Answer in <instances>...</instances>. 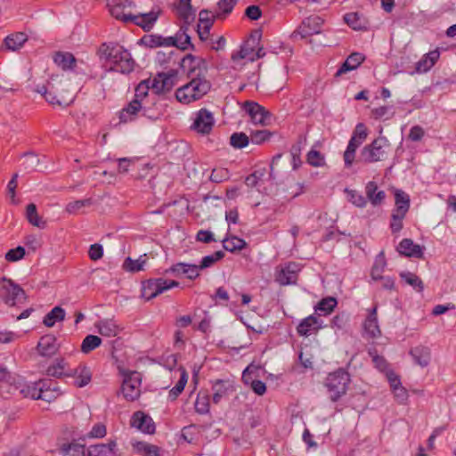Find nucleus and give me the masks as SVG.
<instances>
[{
    "instance_id": "f257e3e1",
    "label": "nucleus",
    "mask_w": 456,
    "mask_h": 456,
    "mask_svg": "<svg viewBox=\"0 0 456 456\" xmlns=\"http://www.w3.org/2000/svg\"><path fill=\"white\" fill-rule=\"evenodd\" d=\"M180 67L191 78L188 84L193 90L196 100L200 99L208 93L211 84L206 79L208 69L204 59L189 53L181 60Z\"/></svg>"
},
{
    "instance_id": "f03ea898",
    "label": "nucleus",
    "mask_w": 456,
    "mask_h": 456,
    "mask_svg": "<svg viewBox=\"0 0 456 456\" xmlns=\"http://www.w3.org/2000/svg\"><path fill=\"white\" fill-rule=\"evenodd\" d=\"M101 58H104L110 65V69L128 74L134 70V61L131 53L117 44H102L100 47Z\"/></svg>"
},
{
    "instance_id": "7ed1b4c3",
    "label": "nucleus",
    "mask_w": 456,
    "mask_h": 456,
    "mask_svg": "<svg viewBox=\"0 0 456 456\" xmlns=\"http://www.w3.org/2000/svg\"><path fill=\"white\" fill-rule=\"evenodd\" d=\"M187 26H182L175 37H163L157 34L144 36L141 39V45L150 48L160 46H175L183 51L191 47L194 50V45L191 42V37L187 34Z\"/></svg>"
},
{
    "instance_id": "20e7f679",
    "label": "nucleus",
    "mask_w": 456,
    "mask_h": 456,
    "mask_svg": "<svg viewBox=\"0 0 456 456\" xmlns=\"http://www.w3.org/2000/svg\"><path fill=\"white\" fill-rule=\"evenodd\" d=\"M350 383V375L347 371L339 369L330 373L326 379L325 386L327 387L331 401H338L346 393Z\"/></svg>"
},
{
    "instance_id": "39448f33",
    "label": "nucleus",
    "mask_w": 456,
    "mask_h": 456,
    "mask_svg": "<svg viewBox=\"0 0 456 456\" xmlns=\"http://www.w3.org/2000/svg\"><path fill=\"white\" fill-rule=\"evenodd\" d=\"M0 298L4 304L14 306L17 304L27 301L24 289L11 279L3 277L0 279Z\"/></svg>"
},
{
    "instance_id": "423d86ee",
    "label": "nucleus",
    "mask_w": 456,
    "mask_h": 456,
    "mask_svg": "<svg viewBox=\"0 0 456 456\" xmlns=\"http://www.w3.org/2000/svg\"><path fill=\"white\" fill-rule=\"evenodd\" d=\"M390 146L385 136H379L371 143L365 145L361 151V159L366 163L383 160L387 156L386 149Z\"/></svg>"
},
{
    "instance_id": "0eeeda50",
    "label": "nucleus",
    "mask_w": 456,
    "mask_h": 456,
    "mask_svg": "<svg viewBox=\"0 0 456 456\" xmlns=\"http://www.w3.org/2000/svg\"><path fill=\"white\" fill-rule=\"evenodd\" d=\"M178 286L179 282L176 281H169L163 278L149 279L142 282V297L146 300H151L164 291Z\"/></svg>"
},
{
    "instance_id": "6e6552de",
    "label": "nucleus",
    "mask_w": 456,
    "mask_h": 456,
    "mask_svg": "<svg viewBox=\"0 0 456 456\" xmlns=\"http://www.w3.org/2000/svg\"><path fill=\"white\" fill-rule=\"evenodd\" d=\"M177 75L178 72L175 69H171L167 73H158L152 79H148L151 90L156 94L170 92L176 84Z\"/></svg>"
},
{
    "instance_id": "1a4fd4ad",
    "label": "nucleus",
    "mask_w": 456,
    "mask_h": 456,
    "mask_svg": "<svg viewBox=\"0 0 456 456\" xmlns=\"http://www.w3.org/2000/svg\"><path fill=\"white\" fill-rule=\"evenodd\" d=\"M36 91L42 94L46 102L53 105L67 106L72 102V98H67L59 92V87L54 83L53 78L48 81L46 85L38 86Z\"/></svg>"
},
{
    "instance_id": "9d476101",
    "label": "nucleus",
    "mask_w": 456,
    "mask_h": 456,
    "mask_svg": "<svg viewBox=\"0 0 456 456\" xmlns=\"http://www.w3.org/2000/svg\"><path fill=\"white\" fill-rule=\"evenodd\" d=\"M324 20L318 15H310L305 18L298 28L292 33V37L299 35L301 38H305L313 35L320 34Z\"/></svg>"
},
{
    "instance_id": "9b49d317",
    "label": "nucleus",
    "mask_w": 456,
    "mask_h": 456,
    "mask_svg": "<svg viewBox=\"0 0 456 456\" xmlns=\"http://www.w3.org/2000/svg\"><path fill=\"white\" fill-rule=\"evenodd\" d=\"M134 6L135 4L132 0H107V7L110 15L124 23H130L131 20H136L134 14L125 13L126 8Z\"/></svg>"
},
{
    "instance_id": "f8f14e48",
    "label": "nucleus",
    "mask_w": 456,
    "mask_h": 456,
    "mask_svg": "<svg viewBox=\"0 0 456 456\" xmlns=\"http://www.w3.org/2000/svg\"><path fill=\"white\" fill-rule=\"evenodd\" d=\"M140 112H142V115L145 117L155 118L153 115L149 113V108L146 106V102H140L133 99L119 111V120L121 123L131 122L137 118Z\"/></svg>"
},
{
    "instance_id": "ddd939ff",
    "label": "nucleus",
    "mask_w": 456,
    "mask_h": 456,
    "mask_svg": "<svg viewBox=\"0 0 456 456\" xmlns=\"http://www.w3.org/2000/svg\"><path fill=\"white\" fill-rule=\"evenodd\" d=\"M215 124L212 113L207 109H201L197 112L191 129L201 134H208Z\"/></svg>"
},
{
    "instance_id": "4468645a",
    "label": "nucleus",
    "mask_w": 456,
    "mask_h": 456,
    "mask_svg": "<svg viewBox=\"0 0 456 456\" xmlns=\"http://www.w3.org/2000/svg\"><path fill=\"white\" fill-rule=\"evenodd\" d=\"M45 156L42 158L35 151H27L20 155V167L27 173L38 171L40 167H46Z\"/></svg>"
},
{
    "instance_id": "2eb2a0df",
    "label": "nucleus",
    "mask_w": 456,
    "mask_h": 456,
    "mask_svg": "<svg viewBox=\"0 0 456 456\" xmlns=\"http://www.w3.org/2000/svg\"><path fill=\"white\" fill-rule=\"evenodd\" d=\"M140 385L141 380L136 372L126 376L121 386L124 397L128 401L135 400L140 395Z\"/></svg>"
},
{
    "instance_id": "dca6fc26",
    "label": "nucleus",
    "mask_w": 456,
    "mask_h": 456,
    "mask_svg": "<svg viewBox=\"0 0 456 456\" xmlns=\"http://www.w3.org/2000/svg\"><path fill=\"white\" fill-rule=\"evenodd\" d=\"M243 110L248 114L252 123L265 125L270 113L256 102L247 101L243 103Z\"/></svg>"
},
{
    "instance_id": "f3484780",
    "label": "nucleus",
    "mask_w": 456,
    "mask_h": 456,
    "mask_svg": "<svg viewBox=\"0 0 456 456\" xmlns=\"http://www.w3.org/2000/svg\"><path fill=\"white\" fill-rule=\"evenodd\" d=\"M160 13V8L156 7L149 12L134 15L136 20H131V23H134L136 26L142 28L144 31H150L153 28Z\"/></svg>"
},
{
    "instance_id": "a211bd4d",
    "label": "nucleus",
    "mask_w": 456,
    "mask_h": 456,
    "mask_svg": "<svg viewBox=\"0 0 456 456\" xmlns=\"http://www.w3.org/2000/svg\"><path fill=\"white\" fill-rule=\"evenodd\" d=\"M56 341L57 338L53 334H46L41 337L37 346L38 354L45 357L54 355L59 350Z\"/></svg>"
},
{
    "instance_id": "6ab92c4d",
    "label": "nucleus",
    "mask_w": 456,
    "mask_h": 456,
    "mask_svg": "<svg viewBox=\"0 0 456 456\" xmlns=\"http://www.w3.org/2000/svg\"><path fill=\"white\" fill-rule=\"evenodd\" d=\"M131 426L146 434L151 435L155 432V424L152 419L140 411L133 414Z\"/></svg>"
},
{
    "instance_id": "aec40b11",
    "label": "nucleus",
    "mask_w": 456,
    "mask_h": 456,
    "mask_svg": "<svg viewBox=\"0 0 456 456\" xmlns=\"http://www.w3.org/2000/svg\"><path fill=\"white\" fill-rule=\"evenodd\" d=\"M396 249L400 255L404 256L419 259L424 256V248L419 244H415L411 239L402 240Z\"/></svg>"
},
{
    "instance_id": "412c9836",
    "label": "nucleus",
    "mask_w": 456,
    "mask_h": 456,
    "mask_svg": "<svg viewBox=\"0 0 456 456\" xmlns=\"http://www.w3.org/2000/svg\"><path fill=\"white\" fill-rule=\"evenodd\" d=\"M299 270L298 265L296 263H289L279 272L276 281L283 286L295 284L297 280V273Z\"/></svg>"
},
{
    "instance_id": "4be33fe9",
    "label": "nucleus",
    "mask_w": 456,
    "mask_h": 456,
    "mask_svg": "<svg viewBox=\"0 0 456 456\" xmlns=\"http://www.w3.org/2000/svg\"><path fill=\"white\" fill-rule=\"evenodd\" d=\"M67 377L75 378L74 385L77 387H84L90 383L92 373L86 365H78L77 368L67 370Z\"/></svg>"
},
{
    "instance_id": "5701e85b",
    "label": "nucleus",
    "mask_w": 456,
    "mask_h": 456,
    "mask_svg": "<svg viewBox=\"0 0 456 456\" xmlns=\"http://www.w3.org/2000/svg\"><path fill=\"white\" fill-rule=\"evenodd\" d=\"M117 451V443L110 440L107 444H96L86 448V456H114Z\"/></svg>"
},
{
    "instance_id": "b1692460",
    "label": "nucleus",
    "mask_w": 456,
    "mask_h": 456,
    "mask_svg": "<svg viewBox=\"0 0 456 456\" xmlns=\"http://www.w3.org/2000/svg\"><path fill=\"white\" fill-rule=\"evenodd\" d=\"M414 362L422 368L427 367L431 360V350L426 346H417L412 347L410 352Z\"/></svg>"
},
{
    "instance_id": "393cba45",
    "label": "nucleus",
    "mask_w": 456,
    "mask_h": 456,
    "mask_svg": "<svg viewBox=\"0 0 456 456\" xmlns=\"http://www.w3.org/2000/svg\"><path fill=\"white\" fill-rule=\"evenodd\" d=\"M364 61V56L360 53H351L343 62L340 68L335 73V77H338L343 74L355 69Z\"/></svg>"
},
{
    "instance_id": "a878e982",
    "label": "nucleus",
    "mask_w": 456,
    "mask_h": 456,
    "mask_svg": "<svg viewBox=\"0 0 456 456\" xmlns=\"http://www.w3.org/2000/svg\"><path fill=\"white\" fill-rule=\"evenodd\" d=\"M364 331L372 338H379L381 335L377 318V306H374L370 312L363 324Z\"/></svg>"
},
{
    "instance_id": "bb28decb",
    "label": "nucleus",
    "mask_w": 456,
    "mask_h": 456,
    "mask_svg": "<svg viewBox=\"0 0 456 456\" xmlns=\"http://www.w3.org/2000/svg\"><path fill=\"white\" fill-rule=\"evenodd\" d=\"M440 53L437 50L431 51L416 63L415 71L417 73H425L428 71L439 59Z\"/></svg>"
},
{
    "instance_id": "cd10ccee",
    "label": "nucleus",
    "mask_w": 456,
    "mask_h": 456,
    "mask_svg": "<svg viewBox=\"0 0 456 456\" xmlns=\"http://www.w3.org/2000/svg\"><path fill=\"white\" fill-rule=\"evenodd\" d=\"M95 328L102 336L108 338L116 337L120 331L118 325L110 319L97 322L95 323Z\"/></svg>"
},
{
    "instance_id": "c85d7f7f",
    "label": "nucleus",
    "mask_w": 456,
    "mask_h": 456,
    "mask_svg": "<svg viewBox=\"0 0 456 456\" xmlns=\"http://www.w3.org/2000/svg\"><path fill=\"white\" fill-rule=\"evenodd\" d=\"M322 328L319 319L316 316L310 315L305 318L297 326V330L300 336H309L311 331H317Z\"/></svg>"
},
{
    "instance_id": "c756f323",
    "label": "nucleus",
    "mask_w": 456,
    "mask_h": 456,
    "mask_svg": "<svg viewBox=\"0 0 456 456\" xmlns=\"http://www.w3.org/2000/svg\"><path fill=\"white\" fill-rule=\"evenodd\" d=\"M365 193L367 200H369L373 206L380 205L386 198L385 191H379L377 183L372 181L366 184Z\"/></svg>"
},
{
    "instance_id": "7c9ffc66",
    "label": "nucleus",
    "mask_w": 456,
    "mask_h": 456,
    "mask_svg": "<svg viewBox=\"0 0 456 456\" xmlns=\"http://www.w3.org/2000/svg\"><path fill=\"white\" fill-rule=\"evenodd\" d=\"M54 62L63 70H72L77 60L70 53L57 52L53 57Z\"/></svg>"
},
{
    "instance_id": "2f4dec72",
    "label": "nucleus",
    "mask_w": 456,
    "mask_h": 456,
    "mask_svg": "<svg viewBox=\"0 0 456 456\" xmlns=\"http://www.w3.org/2000/svg\"><path fill=\"white\" fill-rule=\"evenodd\" d=\"M344 21L354 30H366L368 28V21L358 12L345 14Z\"/></svg>"
},
{
    "instance_id": "473e14b6",
    "label": "nucleus",
    "mask_w": 456,
    "mask_h": 456,
    "mask_svg": "<svg viewBox=\"0 0 456 456\" xmlns=\"http://www.w3.org/2000/svg\"><path fill=\"white\" fill-rule=\"evenodd\" d=\"M191 0H179L177 12L181 19L183 20L185 25L189 26L191 20L195 17V11L191 4Z\"/></svg>"
},
{
    "instance_id": "72a5a7b5",
    "label": "nucleus",
    "mask_w": 456,
    "mask_h": 456,
    "mask_svg": "<svg viewBox=\"0 0 456 456\" xmlns=\"http://www.w3.org/2000/svg\"><path fill=\"white\" fill-rule=\"evenodd\" d=\"M232 388L229 385L228 381H224L223 379H217L212 386L213 390V397L212 401L214 403L217 404L220 403L221 399L227 395L228 391Z\"/></svg>"
},
{
    "instance_id": "f704fd0d",
    "label": "nucleus",
    "mask_w": 456,
    "mask_h": 456,
    "mask_svg": "<svg viewBox=\"0 0 456 456\" xmlns=\"http://www.w3.org/2000/svg\"><path fill=\"white\" fill-rule=\"evenodd\" d=\"M395 208L393 210L397 213L407 214L410 208V197L402 190H396L395 192Z\"/></svg>"
},
{
    "instance_id": "c9c22d12",
    "label": "nucleus",
    "mask_w": 456,
    "mask_h": 456,
    "mask_svg": "<svg viewBox=\"0 0 456 456\" xmlns=\"http://www.w3.org/2000/svg\"><path fill=\"white\" fill-rule=\"evenodd\" d=\"M28 37L23 32L9 35L4 39V45L8 50L16 51L27 41Z\"/></svg>"
},
{
    "instance_id": "e433bc0d",
    "label": "nucleus",
    "mask_w": 456,
    "mask_h": 456,
    "mask_svg": "<svg viewBox=\"0 0 456 456\" xmlns=\"http://www.w3.org/2000/svg\"><path fill=\"white\" fill-rule=\"evenodd\" d=\"M61 452L63 456H86L85 445L75 441L62 444Z\"/></svg>"
},
{
    "instance_id": "4c0bfd02",
    "label": "nucleus",
    "mask_w": 456,
    "mask_h": 456,
    "mask_svg": "<svg viewBox=\"0 0 456 456\" xmlns=\"http://www.w3.org/2000/svg\"><path fill=\"white\" fill-rule=\"evenodd\" d=\"M65 310L61 306L53 307L43 320L46 327H53L56 322H61L65 319Z\"/></svg>"
},
{
    "instance_id": "58836bf2",
    "label": "nucleus",
    "mask_w": 456,
    "mask_h": 456,
    "mask_svg": "<svg viewBox=\"0 0 456 456\" xmlns=\"http://www.w3.org/2000/svg\"><path fill=\"white\" fill-rule=\"evenodd\" d=\"M222 242L224 248L230 252L241 250L247 246L244 240L234 235L227 236Z\"/></svg>"
},
{
    "instance_id": "ea45409f",
    "label": "nucleus",
    "mask_w": 456,
    "mask_h": 456,
    "mask_svg": "<svg viewBox=\"0 0 456 456\" xmlns=\"http://www.w3.org/2000/svg\"><path fill=\"white\" fill-rule=\"evenodd\" d=\"M238 0H219L217 3L218 11L215 13L217 20H224L233 10Z\"/></svg>"
},
{
    "instance_id": "a19ab883",
    "label": "nucleus",
    "mask_w": 456,
    "mask_h": 456,
    "mask_svg": "<svg viewBox=\"0 0 456 456\" xmlns=\"http://www.w3.org/2000/svg\"><path fill=\"white\" fill-rule=\"evenodd\" d=\"M362 143V142L361 141L355 139L354 136L349 140L346 150L344 152V161L346 167H350L353 164L355 157V151Z\"/></svg>"
},
{
    "instance_id": "79ce46f5",
    "label": "nucleus",
    "mask_w": 456,
    "mask_h": 456,
    "mask_svg": "<svg viewBox=\"0 0 456 456\" xmlns=\"http://www.w3.org/2000/svg\"><path fill=\"white\" fill-rule=\"evenodd\" d=\"M337 304V299L333 297L322 298L315 306V312L319 315L330 314L336 307Z\"/></svg>"
},
{
    "instance_id": "37998d69",
    "label": "nucleus",
    "mask_w": 456,
    "mask_h": 456,
    "mask_svg": "<svg viewBox=\"0 0 456 456\" xmlns=\"http://www.w3.org/2000/svg\"><path fill=\"white\" fill-rule=\"evenodd\" d=\"M26 216L29 224L38 228H45V222L41 219L37 211V207L34 203H30L26 208Z\"/></svg>"
},
{
    "instance_id": "c03bdc74",
    "label": "nucleus",
    "mask_w": 456,
    "mask_h": 456,
    "mask_svg": "<svg viewBox=\"0 0 456 456\" xmlns=\"http://www.w3.org/2000/svg\"><path fill=\"white\" fill-rule=\"evenodd\" d=\"M175 97L177 101L186 104L196 101V95H194L193 90L188 83L176 90Z\"/></svg>"
},
{
    "instance_id": "a18cd8bd",
    "label": "nucleus",
    "mask_w": 456,
    "mask_h": 456,
    "mask_svg": "<svg viewBox=\"0 0 456 456\" xmlns=\"http://www.w3.org/2000/svg\"><path fill=\"white\" fill-rule=\"evenodd\" d=\"M146 263V255L141 256L138 259L133 260L130 256H127L123 263V269L136 273L143 269V265Z\"/></svg>"
},
{
    "instance_id": "49530a36",
    "label": "nucleus",
    "mask_w": 456,
    "mask_h": 456,
    "mask_svg": "<svg viewBox=\"0 0 456 456\" xmlns=\"http://www.w3.org/2000/svg\"><path fill=\"white\" fill-rule=\"evenodd\" d=\"M188 381V374L183 368H181V377L176 385L169 391L168 397L171 401L176 400L179 395L183 391Z\"/></svg>"
},
{
    "instance_id": "de8ad7c7",
    "label": "nucleus",
    "mask_w": 456,
    "mask_h": 456,
    "mask_svg": "<svg viewBox=\"0 0 456 456\" xmlns=\"http://www.w3.org/2000/svg\"><path fill=\"white\" fill-rule=\"evenodd\" d=\"M151 89L149 80L141 81L134 89V100H137L140 102H146L148 105L147 98L149 96V90Z\"/></svg>"
},
{
    "instance_id": "09e8293b",
    "label": "nucleus",
    "mask_w": 456,
    "mask_h": 456,
    "mask_svg": "<svg viewBox=\"0 0 456 456\" xmlns=\"http://www.w3.org/2000/svg\"><path fill=\"white\" fill-rule=\"evenodd\" d=\"M102 344V338L95 335H87L82 341L81 352L89 354Z\"/></svg>"
},
{
    "instance_id": "8fccbe9b",
    "label": "nucleus",
    "mask_w": 456,
    "mask_h": 456,
    "mask_svg": "<svg viewBox=\"0 0 456 456\" xmlns=\"http://www.w3.org/2000/svg\"><path fill=\"white\" fill-rule=\"evenodd\" d=\"M400 277L405 281L407 284L413 287L417 291L422 292L424 289V284L421 279L413 273L403 272L400 273Z\"/></svg>"
},
{
    "instance_id": "3c124183",
    "label": "nucleus",
    "mask_w": 456,
    "mask_h": 456,
    "mask_svg": "<svg viewBox=\"0 0 456 456\" xmlns=\"http://www.w3.org/2000/svg\"><path fill=\"white\" fill-rule=\"evenodd\" d=\"M195 411L200 414H206L209 411V395L206 392H200L197 395Z\"/></svg>"
},
{
    "instance_id": "603ef678",
    "label": "nucleus",
    "mask_w": 456,
    "mask_h": 456,
    "mask_svg": "<svg viewBox=\"0 0 456 456\" xmlns=\"http://www.w3.org/2000/svg\"><path fill=\"white\" fill-rule=\"evenodd\" d=\"M348 201L357 208H364L367 205V199L358 191L346 189Z\"/></svg>"
},
{
    "instance_id": "864d4df0",
    "label": "nucleus",
    "mask_w": 456,
    "mask_h": 456,
    "mask_svg": "<svg viewBox=\"0 0 456 456\" xmlns=\"http://www.w3.org/2000/svg\"><path fill=\"white\" fill-rule=\"evenodd\" d=\"M386 259L383 252H380L376 259L375 263L371 268V278L373 280H379V278H382L381 273H383L385 266H386Z\"/></svg>"
},
{
    "instance_id": "5fc2aeb1",
    "label": "nucleus",
    "mask_w": 456,
    "mask_h": 456,
    "mask_svg": "<svg viewBox=\"0 0 456 456\" xmlns=\"http://www.w3.org/2000/svg\"><path fill=\"white\" fill-rule=\"evenodd\" d=\"M395 111L392 106H380L371 110L370 116L375 119H389L393 118Z\"/></svg>"
},
{
    "instance_id": "6e6d98bb",
    "label": "nucleus",
    "mask_w": 456,
    "mask_h": 456,
    "mask_svg": "<svg viewBox=\"0 0 456 456\" xmlns=\"http://www.w3.org/2000/svg\"><path fill=\"white\" fill-rule=\"evenodd\" d=\"M139 452H142L144 456H160V449L159 446L150 444L144 442H138L134 445Z\"/></svg>"
},
{
    "instance_id": "4d7b16f0",
    "label": "nucleus",
    "mask_w": 456,
    "mask_h": 456,
    "mask_svg": "<svg viewBox=\"0 0 456 456\" xmlns=\"http://www.w3.org/2000/svg\"><path fill=\"white\" fill-rule=\"evenodd\" d=\"M249 142V137L243 132L233 133L230 137V144L235 149H242Z\"/></svg>"
},
{
    "instance_id": "13d9d810",
    "label": "nucleus",
    "mask_w": 456,
    "mask_h": 456,
    "mask_svg": "<svg viewBox=\"0 0 456 456\" xmlns=\"http://www.w3.org/2000/svg\"><path fill=\"white\" fill-rule=\"evenodd\" d=\"M255 51V45H249V42H247L246 45H243L240 50L233 53L232 55V59L233 61L239 60V59H248L250 61H255V57L253 54V52Z\"/></svg>"
},
{
    "instance_id": "bf43d9fd",
    "label": "nucleus",
    "mask_w": 456,
    "mask_h": 456,
    "mask_svg": "<svg viewBox=\"0 0 456 456\" xmlns=\"http://www.w3.org/2000/svg\"><path fill=\"white\" fill-rule=\"evenodd\" d=\"M405 216L406 215L403 213H397L395 211L392 212L390 222V229L392 233H397L403 229V220L404 219Z\"/></svg>"
},
{
    "instance_id": "052dcab7",
    "label": "nucleus",
    "mask_w": 456,
    "mask_h": 456,
    "mask_svg": "<svg viewBox=\"0 0 456 456\" xmlns=\"http://www.w3.org/2000/svg\"><path fill=\"white\" fill-rule=\"evenodd\" d=\"M224 256V253L221 250L216 251L214 254L206 256L202 258L200 265L201 270L212 266L216 262L221 260Z\"/></svg>"
},
{
    "instance_id": "680f3d73",
    "label": "nucleus",
    "mask_w": 456,
    "mask_h": 456,
    "mask_svg": "<svg viewBox=\"0 0 456 456\" xmlns=\"http://www.w3.org/2000/svg\"><path fill=\"white\" fill-rule=\"evenodd\" d=\"M93 204L92 199H85V200H75L73 202H69L65 210L69 214H76L80 208L84 207H89Z\"/></svg>"
},
{
    "instance_id": "e2e57ef3",
    "label": "nucleus",
    "mask_w": 456,
    "mask_h": 456,
    "mask_svg": "<svg viewBox=\"0 0 456 456\" xmlns=\"http://www.w3.org/2000/svg\"><path fill=\"white\" fill-rule=\"evenodd\" d=\"M306 161L309 165L313 167H322L325 165L324 157L321 154L320 151L316 150H311L306 156Z\"/></svg>"
},
{
    "instance_id": "0e129e2a",
    "label": "nucleus",
    "mask_w": 456,
    "mask_h": 456,
    "mask_svg": "<svg viewBox=\"0 0 456 456\" xmlns=\"http://www.w3.org/2000/svg\"><path fill=\"white\" fill-rule=\"evenodd\" d=\"M272 136V133L268 130H256L250 134V140L254 144H261L268 141Z\"/></svg>"
},
{
    "instance_id": "69168bd1",
    "label": "nucleus",
    "mask_w": 456,
    "mask_h": 456,
    "mask_svg": "<svg viewBox=\"0 0 456 456\" xmlns=\"http://www.w3.org/2000/svg\"><path fill=\"white\" fill-rule=\"evenodd\" d=\"M209 12L208 10L203 9L199 13V24L205 26L206 30L211 29L215 20H217V18H215V14L209 17Z\"/></svg>"
},
{
    "instance_id": "338daca9",
    "label": "nucleus",
    "mask_w": 456,
    "mask_h": 456,
    "mask_svg": "<svg viewBox=\"0 0 456 456\" xmlns=\"http://www.w3.org/2000/svg\"><path fill=\"white\" fill-rule=\"evenodd\" d=\"M21 393H23L26 397H30L34 400H39V398L42 396L37 385V381L24 387L21 390Z\"/></svg>"
},
{
    "instance_id": "774afa93",
    "label": "nucleus",
    "mask_w": 456,
    "mask_h": 456,
    "mask_svg": "<svg viewBox=\"0 0 456 456\" xmlns=\"http://www.w3.org/2000/svg\"><path fill=\"white\" fill-rule=\"evenodd\" d=\"M25 255V248L21 246H18L15 248L10 249L5 254V259L9 262H15L21 259Z\"/></svg>"
}]
</instances>
